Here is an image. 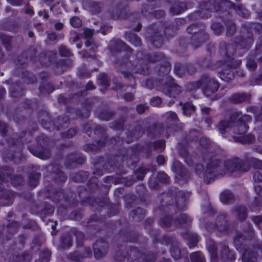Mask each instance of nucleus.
<instances>
[{"mask_svg": "<svg viewBox=\"0 0 262 262\" xmlns=\"http://www.w3.org/2000/svg\"><path fill=\"white\" fill-rule=\"evenodd\" d=\"M132 50L122 59H118L116 66L121 71L124 78L128 79L131 83L129 86L135 88L136 80L132 73H140L143 75L148 74V68L145 61H147V56L150 55L145 54L143 51L138 52L136 56L132 55Z\"/></svg>", "mask_w": 262, "mask_h": 262, "instance_id": "1", "label": "nucleus"}, {"mask_svg": "<svg viewBox=\"0 0 262 262\" xmlns=\"http://www.w3.org/2000/svg\"><path fill=\"white\" fill-rule=\"evenodd\" d=\"M234 8L236 12L243 18H247L250 13L244 8L238 6L235 7L231 1L229 0H208L204 2L200 5V10L196 11L189 15L192 19H196L199 18H208L210 16V12H219L221 9L227 10V8Z\"/></svg>", "mask_w": 262, "mask_h": 262, "instance_id": "2", "label": "nucleus"}, {"mask_svg": "<svg viewBox=\"0 0 262 262\" xmlns=\"http://www.w3.org/2000/svg\"><path fill=\"white\" fill-rule=\"evenodd\" d=\"M233 118L232 128V133L234 134L232 136L236 142L242 144L251 143L255 140L253 135L248 134L245 135L249 128L248 123L252 121V117L248 115H240L235 114Z\"/></svg>", "mask_w": 262, "mask_h": 262, "instance_id": "3", "label": "nucleus"}, {"mask_svg": "<svg viewBox=\"0 0 262 262\" xmlns=\"http://www.w3.org/2000/svg\"><path fill=\"white\" fill-rule=\"evenodd\" d=\"M220 52L221 55L225 58L224 62L229 69L224 70L219 73L220 77L224 81H229L234 77V73L231 68H235L241 63L240 61H235L231 55L235 52L234 45H228L225 41H221L219 45Z\"/></svg>", "mask_w": 262, "mask_h": 262, "instance_id": "4", "label": "nucleus"}, {"mask_svg": "<svg viewBox=\"0 0 262 262\" xmlns=\"http://www.w3.org/2000/svg\"><path fill=\"white\" fill-rule=\"evenodd\" d=\"M208 250L210 254L211 262L232 261L235 259L234 251L230 250L225 242L220 243L218 247L214 242H211L208 246Z\"/></svg>", "mask_w": 262, "mask_h": 262, "instance_id": "5", "label": "nucleus"}, {"mask_svg": "<svg viewBox=\"0 0 262 262\" xmlns=\"http://www.w3.org/2000/svg\"><path fill=\"white\" fill-rule=\"evenodd\" d=\"M219 86V82L214 77L205 73L201 76L199 80L190 83L188 88L192 91L202 87L204 94L207 97H209L218 90Z\"/></svg>", "mask_w": 262, "mask_h": 262, "instance_id": "6", "label": "nucleus"}, {"mask_svg": "<svg viewBox=\"0 0 262 262\" xmlns=\"http://www.w3.org/2000/svg\"><path fill=\"white\" fill-rule=\"evenodd\" d=\"M170 28H165L161 23L154 24L150 26L147 31L146 37L150 42L156 48H160L163 43V35L167 37L172 36L173 34L169 33Z\"/></svg>", "mask_w": 262, "mask_h": 262, "instance_id": "7", "label": "nucleus"}, {"mask_svg": "<svg viewBox=\"0 0 262 262\" xmlns=\"http://www.w3.org/2000/svg\"><path fill=\"white\" fill-rule=\"evenodd\" d=\"M205 25L202 23L192 24L187 27V32L193 34L191 38V44L194 49L198 48L208 39L209 35L205 32Z\"/></svg>", "mask_w": 262, "mask_h": 262, "instance_id": "8", "label": "nucleus"}, {"mask_svg": "<svg viewBox=\"0 0 262 262\" xmlns=\"http://www.w3.org/2000/svg\"><path fill=\"white\" fill-rule=\"evenodd\" d=\"M224 175H225V171L223 169V162L215 158L210 159L206 167L205 182L209 184L216 178Z\"/></svg>", "mask_w": 262, "mask_h": 262, "instance_id": "9", "label": "nucleus"}, {"mask_svg": "<svg viewBox=\"0 0 262 262\" xmlns=\"http://www.w3.org/2000/svg\"><path fill=\"white\" fill-rule=\"evenodd\" d=\"M168 193L175 199V205H172L173 203L172 201L168 208L170 212H172V210H175L176 208L179 210H184L186 208L187 199L191 195L190 192L181 191L176 187H173L168 190Z\"/></svg>", "mask_w": 262, "mask_h": 262, "instance_id": "10", "label": "nucleus"}, {"mask_svg": "<svg viewBox=\"0 0 262 262\" xmlns=\"http://www.w3.org/2000/svg\"><path fill=\"white\" fill-rule=\"evenodd\" d=\"M48 138L42 135L37 138V148L29 147V150L35 156L42 159H47L50 158L51 154L47 147Z\"/></svg>", "mask_w": 262, "mask_h": 262, "instance_id": "11", "label": "nucleus"}, {"mask_svg": "<svg viewBox=\"0 0 262 262\" xmlns=\"http://www.w3.org/2000/svg\"><path fill=\"white\" fill-rule=\"evenodd\" d=\"M160 243L162 245H171L170 252L174 259L178 260L182 257L184 250L182 251L180 244L174 236L169 235H163L160 239Z\"/></svg>", "mask_w": 262, "mask_h": 262, "instance_id": "12", "label": "nucleus"}, {"mask_svg": "<svg viewBox=\"0 0 262 262\" xmlns=\"http://www.w3.org/2000/svg\"><path fill=\"white\" fill-rule=\"evenodd\" d=\"M161 83L159 80V89L166 95L171 97H176L182 91L181 88L174 82V79L170 76H167L162 80Z\"/></svg>", "mask_w": 262, "mask_h": 262, "instance_id": "13", "label": "nucleus"}, {"mask_svg": "<svg viewBox=\"0 0 262 262\" xmlns=\"http://www.w3.org/2000/svg\"><path fill=\"white\" fill-rule=\"evenodd\" d=\"M223 163L225 174L232 173L236 171H247L249 169V165L237 157L228 159Z\"/></svg>", "mask_w": 262, "mask_h": 262, "instance_id": "14", "label": "nucleus"}, {"mask_svg": "<svg viewBox=\"0 0 262 262\" xmlns=\"http://www.w3.org/2000/svg\"><path fill=\"white\" fill-rule=\"evenodd\" d=\"M126 258L129 261L154 262L155 260V256L152 253L143 254L137 248L132 247L126 251Z\"/></svg>", "mask_w": 262, "mask_h": 262, "instance_id": "15", "label": "nucleus"}, {"mask_svg": "<svg viewBox=\"0 0 262 262\" xmlns=\"http://www.w3.org/2000/svg\"><path fill=\"white\" fill-rule=\"evenodd\" d=\"M243 234L242 232L238 231L234 238L235 246L237 249L239 248V246L246 238H252L255 235V232L250 223L247 224L246 228L243 229Z\"/></svg>", "mask_w": 262, "mask_h": 262, "instance_id": "16", "label": "nucleus"}, {"mask_svg": "<svg viewBox=\"0 0 262 262\" xmlns=\"http://www.w3.org/2000/svg\"><path fill=\"white\" fill-rule=\"evenodd\" d=\"M109 244L103 238H100L93 244L94 255L96 259H100L105 256L108 252Z\"/></svg>", "mask_w": 262, "mask_h": 262, "instance_id": "17", "label": "nucleus"}, {"mask_svg": "<svg viewBox=\"0 0 262 262\" xmlns=\"http://www.w3.org/2000/svg\"><path fill=\"white\" fill-rule=\"evenodd\" d=\"M215 223L216 230L221 233L228 234L231 229V224L226 213L219 214L216 218Z\"/></svg>", "mask_w": 262, "mask_h": 262, "instance_id": "18", "label": "nucleus"}, {"mask_svg": "<svg viewBox=\"0 0 262 262\" xmlns=\"http://www.w3.org/2000/svg\"><path fill=\"white\" fill-rule=\"evenodd\" d=\"M222 15H219V17L223 19V20L226 26V35L227 36H231L233 35L236 31V27L235 24L232 20L230 19V15L229 12L227 10H223L221 9L219 12L220 14L221 12Z\"/></svg>", "mask_w": 262, "mask_h": 262, "instance_id": "19", "label": "nucleus"}, {"mask_svg": "<svg viewBox=\"0 0 262 262\" xmlns=\"http://www.w3.org/2000/svg\"><path fill=\"white\" fill-rule=\"evenodd\" d=\"M109 48L112 52H117L121 51H126L127 54L132 49L122 40L118 39L112 40L109 44Z\"/></svg>", "mask_w": 262, "mask_h": 262, "instance_id": "20", "label": "nucleus"}, {"mask_svg": "<svg viewBox=\"0 0 262 262\" xmlns=\"http://www.w3.org/2000/svg\"><path fill=\"white\" fill-rule=\"evenodd\" d=\"M4 186L0 182V204L3 206H9L13 203V193L8 190H4Z\"/></svg>", "mask_w": 262, "mask_h": 262, "instance_id": "21", "label": "nucleus"}, {"mask_svg": "<svg viewBox=\"0 0 262 262\" xmlns=\"http://www.w3.org/2000/svg\"><path fill=\"white\" fill-rule=\"evenodd\" d=\"M232 215L239 221L244 222L248 217V210L246 206L237 205L231 211Z\"/></svg>", "mask_w": 262, "mask_h": 262, "instance_id": "22", "label": "nucleus"}, {"mask_svg": "<svg viewBox=\"0 0 262 262\" xmlns=\"http://www.w3.org/2000/svg\"><path fill=\"white\" fill-rule=\"evenodd\" d=\"M48 170L52 171L51 175L56 183L64 182L67 179L64 173L61 171L58 165H50Z\"/></svg>", "mask_w": 262, "mask_h": 262, "instance_id": "23", "label": "nucleus"}, {"mask_svg": "<svg viewBox=\"0 0 262 262\" xmlns=\"http://www.w3.org/2000/svg\"><path fill=\"white\" fill-rule=\"evenodd\" d=\"M234 116V114H233L231 115L230 119L222 120L219 122L216 127L221 134H225L226 133L229 132H232Z\"/></svg>", "mask_w": 262, "mask_h": 262, "instance_id": "24", "label": "nucleus"}, {"mask_svg": "<svg viewBox=\"0 0 262 262\" xmlns=\"http://www.w3.org/2000/svg\"><path fill=\"white\" fill-rule=\"evenodd\" d=\"M14 170L8 166H4L0 168V181L7 183L9 181L13 183Z\"/></svg>", "mask_w": 262, "mask_h": 262, "instance_id": "25", "label": "nucleus"}, {"mask_svg": "<svg viewBox=\"0 0 262 262\" xmlns=\"http://www.w3.org/2000/svg\"><path fill=\"white\" fill-rule=\"evenodd\" d=\"M39 121L42 126L47 129L51 127L53 125L54 128H56L57 130L60 129L59 125H57L54 123V124L50 121V117L49 114L46 112H42L39 116Z\"/></svg>", "mask_w": 262, "mask_h": 262, "instance_id": "26", "label": "nucleus"}, {"mask_svg": "<svg viewBox=\"0 0 262 262\" xmlns=\"http://www.w3.org/2000/svg\"><path fill=\"white\" fill-rule=\"evenodd\" d=\"M45 3L50 6V10L55 15L61 13V9L63 7V3L60 0H45Z\"/></svg>", "mask_w": 262, "mask_h": 262, "instance_id": "27", "label": "nucleus"}, {"mask_svg": "<svg viewBox=\"0 0 262 262\" xmlns=\"http://www.w3.org/2000/svg\"><path fill=\"white\" fill-rule=\"evenodd\" d=\"M36 53L37 51L35 48H30L29 50L24 52V53L19 57L18 60V62L22 66L26 64L28 61V58L32 59L36 56Z\"/></svg>", "mask_w": 262, "mask_h": 262, "instance_id": "28", "label": "nucleus"}, {"mask_svg": "<svg viewBox=\"0 0 262 262\" xmlns=\"http://www.w3.org/2000/svg\"><path fill=\"white\" fill-rule=\"evenodd\" d=\"M164 116L165 118L167 130L172 125L176 124L179 121L177 114L173 112H168L164 115Z\"/></svg>", "mask_w": 262, "mask_h": 262, "instance_id": "29", "label": "nucleus"}, {"mask_svg": "<svg viewBox=\"0 0 262 262\" xmlns=\"http://www.w3.org/2000/svg\"><path fill=\"white\" fill-rule=\"evenodd\" d=\"M192 222L191 219L185 213H181L180 218L176 219L173 224L176 226L186 228Z\"/></svg>", "mask_w": 262, "mask_h": 262, "instance_id": "30", "label": "nucleus"}, {"mask_svg": "<svg viewBox=\"0 0 262 262\" xmlns=\"http://www.w3.org/2000/svg\"><path fill=\"white\" fill-rule=\"evenodd\" d=\"M172 169L178 176L183 179L186 180L189 177V173L188 170L185 168H183L181 163L178 162H176L173 164Z\"/></svg>", "mask_w": 262, "mask_h": 262, "instance_id": "31", "label": "nucleus"}, {"mask_svg": "<svg viewBox=\"0 0 262 262\" xmlns=\"http://www.w3.org/2000/svg\"><path fill=\"white\" fill-rule=\"evenodd\" d=\"M84 129L85 130V133L90 136L92 130L94 129L95 134H101L102 136H104V128L101 127L100 125L93 124L90 126L89 124L84 125Z\"/></svg>", "mask_w": 262, "mask_h": 262, "instance_id": "32", "label": "nucleus"}, {"mask_svg": "<svg viewBox=\"0 0 262 262\" xmlns=\"http://www.w3.org/2000/svg\"><path fill=\"white\" fill-rule=\"evenodd\" d=\"M250 95L245 93L234 94L230 98L229 100L233 103L237 104L244 102L249 101Z\"/></svg>", "mask_w": 262, "mask_h": 262, "instance_id": "33", "label": "nucleus"}, {"mask_svg": "<svg viewBox=\"0 0 262 262\" xmlns=\"http://www.w3.org/2000/svg\"><path fill=\"white\" fill-rule=\"evenodd\" d=\"M182 235L185 239L188 241V245L190 248L196 246L198 242V237L196 234L192 233L189 231L182 234Z\"/></svg>", "mask_w": 262, "mask_h": 262, "instance_id": "34", "label": "nucleus"}, {"mask_svg": "<svg viewBox=\"0 0 262 262\" xmlns=\"http://www.w3.org/2000/svg\"><path fill=\"white\" fill-rule=\"evenodd\" d=\"M257 254L250 249H246L243 254V262H256Z\"/></svg>", "mask_w": 262, "mask_h": 262, "instance_id": "35", "label": "nucleus"}, {"mask_svg": "<svg viewBox=\"0 0 262 262\" xmlns=\"http://www.w3.org/2000/svg\"><path fill=\"white\" fill-rule=\"evenodd\" d=\"M163 132V127L162 125H156L155 124L151 125L147 129V135L151 138L158 137Z\"/></svg>", "mask_w": 262, "mask_h": 262, "instance_id": "36", "label": "nucleus"}, {"mask_svg": "<svg viewBox=\"0 0 262 262\" xmlns=\"http://www.w3.org/2000/svg\"><path fill=\"white\" fill-rule=\"evenodd\" d=\"M187 9L185 3L179 2L173 5L170 9V12L172 15H178L184 12Z\"/></svg>", "mask_w": 262, "mask_h": 262, "instance_id": "37", "label": "nucleus"}, {"mask_svg": "<svg viewBox=\"0 0 262 262\" xmlns=\"http://www.w3.org/2000/svg\"><path fill=\"white\" fill-rule=\"evenodd\" d=\"M72 237L69 234H64L60 237L59 248L62 249L69 248L72 245Z\"/></svg>", "mask_w": 262, "mask_h": 262, "instance_id": "38", "label": "nucleus"}, {"mask_svg": "<svg viewBox=\"0 0 262 262\" xmlns=\"http://www.w3.org/2000/svg\"><path fill=\"white\" fill-rule=\"evenodd\" d=\"M129 215L134 221L140 222L144 218L145 211L143 209L139 207L133 210Z\"/></svg>", "mask_w": 262, "mask_h": 262, "instance_id": "39", "label": "nucleus"}, {"mask_svg": "<svg viewBox=\"0 0 262 262\" xmlns=\"http://www.w3.org/2000/svg\"><path fill=\"white\" fill-rule=\"evenodd\" d=\"M171 70V65L169 62L165 61L164 63L160 66L158 69V74L160 76H165L163 79H164L167 75L169 73Z\"/></svg>", "mask_w": 262, "mask_h": 262, "instance_id": "40", "label": "nucleus"}, {"mask_svg": "<svg viewBox=\"0 0 262 262\" xmlns=\"http://www.w3.org/2000/svg\"><path fill=\"white\" fill-rule=\"evenodd\" d=\"M165 59V55L162 52H156L150 55V56H147V60L148 62H155L164 60Z\"/></svg>", "mask_w": 262, "mask_h": 262, "instance_id": "41", "label": "nucleus"}, {"mask_svg": "<svg viewBox=\"0 0 262 262\" xmlns=\"http://www.w3.org/2000/svg\"><path fill=\"white\" fill-rule=\"evenodd\" d=\"M144 133V129L142 125L140 124H138L135 126V128L133 129V131L129 133L128 136L137 139L142 136Z\"/></svg>", "mask_w": 262, "mask_h": 262, "instance_id": "42", "label": "nucleus"}, {"mask_svg": "<svg viewBox=\"0 0 262 262\" xmlns=\"http://www.w3.org/2000/svg\"><path fill=\"white\" fill-rule=\"evenodd\" d=\"M186 65L180 63H176L174 67V72L179 77H182L187 73Z\"/></svg>", "mask_w": 262, "mask_h": 262, "instance_id": "43", "label": "nucleus"}, {"mask_svg": "<svg viewBox=\"0 0 262 262\" xmlns=\"http://www.w3.org/2000/svg\"><path fill=\"white\" fill-rule=\"evenodd\" d=\"M180 105H182L183 114L186 116H190L195 111V107L191 103L187 102L184 104L181 103Z\"/></svg>", "mask_w": 262, "mask_h": 262, "instance_id": "44", "label": "nucleus"}, {"mask_svg": "<svg viewBox=\"0 0 262 262\" xmlns=\"http://www.w3.org/2000/svg\"><path fill=\"white\" fill-rule=\"evenodd\" d=\"M88 172L80 171L74 175L73 180L76 182H83L88 178Z\"/></svg>", "mask_w": 262, "mask_h": 262, "instance_id": "45", "label": "nucleus"}, {"mask_svg": "<svg viewBox=\"0 0 262 262\" xmlns=\"http://www.w3.org/2000/svg\"><path fill=\"white\" fill-rule=\"evenodd\" d=\"M11 96L13 97H17L23 95L21 88L20 86L19 82H16L15 84L11 86L10 89Z\"/></svg>", "mask_w": 262, "mask_h": 262, "instance_id": "46", "label": "nucleus"}, {"mask_svg": "<svg viewBox=\"0 0 262 262\" xmlns=\"http://www.w3.org/2000/svg\"><path fill=\"white\" fill-rule=\"evenodd\" d=\"M72 232L73 234L76 237L77 246H81L84 240V235L83 233L76 229H72Z\"/></svg>", "mask_w": 262, "mask_h": 262, "instance_id": "47", "label": "nucleus"}, {"mask_svg": "<svg viewBox=\"0 0 262 262\" xmlns=\"http://www.w3.org/2000/svg\"><path fill=\"white\" fill-rule=\"evenodd\" d=\"M233 194L229 191L225 190L220 195V200L224 203H228L233 199Z\"/></svg>", "mask_w": 262, "mask_h": 262, "instance_id": "48", "label": "nucleus"}, {"mask_svg": "<svg viewBox=\"0 0 262 262\" xmlns=\"http://www.w3.org/2000/svg\"><path fill=\"white\" fill-rule=\"evenodd\" d=\"M41 174L39 172L32 173L29 176V183L33 187L37 186L39 182Z\"/></svg>", "mask_w": 262, "mask_h": 262, "instance_id": "49", "label": "nucleus"}, {"mask_svg": "<svg viewBox=\"0 0 262 262\" xmlns=\"http://www.w3.org/2000/svg\"><path fill=\"white\" fill-rule=\"evenodd\" d=\"M172 222H173L174 221H173V220L170 216L166 215L161 218L159 222V224L163 227L168 228L170 226Z\"/></svg>", "mask_w": 262, "mask_h": 262, "instance_id": "50", "label": "nucleus"}, {"mask_svg": "<svg viewBox=\"0 0 262 262\" xmlns=\"http://www.w3.org/2000/svg\"><path fill=\"white\" fill-rule=\"evenodd\" d=\"M253 40L251 37H247L246 39L243 38L241 41L237 42L236 47L241 48H249L252 44Z\"/></svg>", "mask_w": 262, "mask_h": 262, "instance_id": "51", "label": "nucleus"}, {"mask_svg": "<svg viewBox=\"0 0 262 262\" xmlns=\"http://www.w3.org/2000/svg\"><path fill=\"white\" fill-rule=\"evenodd\" d=\"M39 90L41 93H50L54 90V88L52 84L43 82L40 85Z\"/></svg>", "mask_w": 262, "mask_h": 262, "instance_id": "52", "label": "nucleus"}, {"mask_svg": "<svg viewBox=\"0 0 262 262\" xmlns=\"http://www.w3.org/2000/svg\"><path fill=\"white\" fill-rule=\"evenodd\" d=\"M190 257L192 262L205 261L204 256L200 252H193L190 254Z\"/></svg>", "mask_w": 262, "mask_h": 262, "instance_id": "53", "label": "nucleus"}, {"mask_svg": "<svg viewBox=\"0 0 262 262\" xmlns=\"http://www.w3.org/2000/svg\"><path fill=\"white\" fill-rule=\"evenodd\" d=\"M127 40L135 46H140L141 45L140 38L135 33H129L127 36Z\"/></svg>", "mask_w": 262, "mask_h": 262, "instance_id": "54", "label": "nucleus"}, {"mask_svg": "<svg viewBox=\"0 0 262 262\" xmlns=\"http://www.w3.org/2000/svg\"><path fill=\"white\" fill-rule=\"evenodd\" d=\"M90 11L94 14L99 13L101 11V5L97 2H92L90 3Z\"/></svg>", "mask_w": 262, "mask_h": 262, "instance_id": "55", "label": "nucleus"}, {"mask_svg": "<svg viewBox=\"0 0 262 262\" xmlns=\"http://www.w3.org/2000/svg\"><path fill=\"white\" fill-rule=\"evenodd\" d=\"M114 114L112 111L104 110L99 114L98 118L102 120L107 121L111 118Z\"/></svg>", "mask_w": 262, "mask_h": 262, "instance_id": "56", "label": "nucleus"}, {"mask_svg": "<svg viewBox=\"0 0 262 262\" xmlns=\"http://www.w3.org/2000/svg\"><path fill=\"white\" fill-rule=\"evenodd\" d=\"M67 257L70 260L75 262H80L81 259L83 258V255L77 251L70 253L68 255Z\"/></svg>", "mask_w": 262, "mask_h": 262, "instance_id": "57", "label": "nucleus"}, {"mask_svg": "<svg viewBox=\"0 0 262 262\" xmlns=\"http://www.w3.org/2000/svg\"><path fill=\"white\" fill-rule=\"evenodd\" d=\"M156 84H158L157 81L154 78H147L142 81V85L149 89H152Z\"/></svg>", "mask_w": 262, "mask_h": 262, "instance_id": "58", "label": "nucleus"}, {"mask_svg": "<svg viewBox=\"0 0 262 262\" xmlns=\"http://www.w3.org/2000/svg\"><path fill=\"white\" fill-rule=\"evenodd\" d=\"M149 171V169L145 167H139L136 170L137 178L138 180L142 181L145 175Z\"/></svg>", "mask_w": 262, "mask_h": 262, "instance_id": "59", "label": "nucleus"}, {"mask_svg": "<svg viewBox=\"0 0 262 262\" xmlns=\"http://www.w3.org/2000/svg\"><path fill=\"white\" fill-rule=\"evenodd\" d=\"M204 167L202 164H197L195 166V172L200 178H203L205 181V174L206 170L204 171Z\"/></svg>", "mask_w": 262, "mask_h": 262, "instance_id": "60", "label": "nucleus"}, {"mask_svg": "<svg viewBox=\"0 0 262 262\" xmlns=\"http://www.w3.org/2000/svg\"><path fill=\"white\" fill-rule=\"evenodd\" d=\"M77 154H71L69 155L66 158L65 164L68 167H71L75 164V160H76Z\"/></svg>", "mask_w": 262, "mask_h": 262, "instance_id": "61", "label": "nucleus"}, {"mask_svg": "<svg viewBox=\"0 0 262 262\" xmlns=\"http://www.w3.org/2000/svg\"><path fill=\"white\" fill-rule=\"evenodd\" d=\"M124 118H121L120 119L113 122L111 127L117 130L121 129L124 126Z\"/></svg>", "mask_w": 262, "mask_h": 262, "instance_id": "62", "label": "nucleus"}, {"mask_svg": "<svg viewBox=\"0 0 262 262\" xmlns=\"http://www.w3.org/2000/svg\"><path fill=\"white\" fill-rule=\"evenodd\" d=\"M78 129L76 127L69 129L67 132L61 133V137L64 138H70L75 136Z\"/></svg>", "mask_w": 262, "mask_h": 262, "instance_id": "63", "label": "nucleus"}, {"mask_svg": "<svg viewBox=\"0 0 262 262\" xmlns=\"http://www.w3.org/2000/svg\"><path fill=\"white\" fill-rule=\"evenodd\" d=\"M199 136V133L196 129H192L190 131L189 134L185 139V141L196 140Z\"/></svg>", "mask_w": 262, "mask_h": 262, "instance_id": "64", "label": "nucleus"}]
</instances>
